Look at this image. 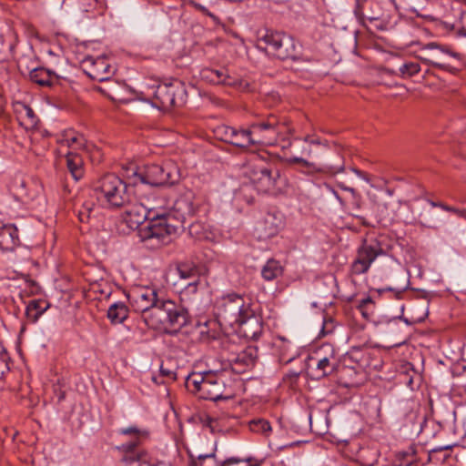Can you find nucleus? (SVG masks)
<instances>
[{
	"mask_svg": "<svg viewBox=\"0 0 466 466\" xmlns=\"http://www.w3.org/2000/svg\"><path fill=\"white\" fill-rule=\"evenodd\" d=\"M372 304V300L370 297L366 298V299H361L360 305H359V309L360 310L361 314L367 319L369 316H368V313L366 311V307L368 305H370Z\"/></svg>",
	"mask_w": 466,
	"mask_h": 466,
	"instance_id": "c03bdc74",
	"label": "nucleus"
},
{
	"mask_svg": "<svg viewBox=\"0 0 466 466\" xmlns=\"http://www.w3.org/2000/svg\"><path fill=\"white\" fill-rule=\"evenodd\" d=\"M249 177L256 189L261 193H273L279 189V171L264 166H255L251 168Z\"/></svg>",
	"mask_w": 466,
	"mask_h": 466,
	"instance_id": "ddd939ff",
	"label": "nucleus"
},
{
	"mask_svg": "<svg viewBox=\"0 0 466 466\" xmlns=\"http://www.w3.org/2000/svg\"><path fill=\"white\" fill-rule=\"evenodd\" d=\"M352 170L360 177H363V173L356 168H352Z\"/></svg>",
	"mask_w": 466,
	"mask_h": 466,
	"instance_id": "864d4df0",
	"label": "nucleus"
},
{
	"mask_svg": "<svg viewBox=\"0 0 466 466\" xmlns=\"http://www.w3.org/2000/svg\"><path fill=\"white\" fill-rule=\"evenodd\" d=\"M19 244L17 228L14 224L2 225V250H13Z\"/></svg>",
	"mask_w": 466,
	"mask_h": 466,
	"instance_id": "6ab92c4d",
	"label": "nucleus"
},
{
	"mask_svg": "<svg viewBox=\"0 0 466 466\" xmlns=\"http://www.w3.org/2000/svg\"><path fill=\"white\" fill-rule=\"evenodd\" d=\"M94 204H86L84 205V210H80L78 213V217L80 221L84 222L86 218L89 217V213L93 210Z\"/></svg>",
	"mask_w": 466,
	"mask_h": 466,
	"instance_id": "37998d69",
	"label": "nucleus"
},
{
	"mask_svg": "<svg viewBox=\"0 0 466 466\" xmlns=\"http://www.w3.org/2000/svg\"><path fill=\"white\" fill-rule=\"evenodd\" d=\"M197 6H198V8H199V9H200L204 14L209 15L206 7H204V6L200 5H198Z\"/></svg>",
	"mask_w": 466,
	"mask_h": 466,
	"instance_id": "603ef678",
	"label": "nucleus"
},
{
	"mask_svg": "<svg viewBox=\"0 0 466 466\" xmlns=\"http://www.w3.org/2000/svg\"><path fill=\"white\" fill-rule=\"evenodd\" d=\"M252 190V186L250 185H244L242 186L239 189H238V192H237V196H239L241 194H244V197H245V200L248 202V203H252L253 202V199H254V197L252 195H249V196H246V193H248L249 191Z\"/></svg>",
	"mask_w": 466,
	"mask_h": 466,
	"instance_id": "a19ab883",
	"label": "nucleus"
},
{
	"mask_svg": "<svg viewBox=\"0 0 466 466\" xmlns=\"http://www.w3.org/2000/svg\"><path fill=\"white\" fill-rule=\"evenodd\" d=\"M190 466H228L237 461L228 459L218 464L215 458V453L209 454H198L194 456L192 453L189 454Z\"/></svg>",
	"mask_w": 466,
	"mask_h": 466,
	"instance_id": "412c9836",
	"label": "nucleus"
},
{
	"mask_svg": "<svg viewBox=\"0 0 466 466\" xmlns=\"http://www.w3.org/2000/svg\"><path fill=\"white\" fill-rule=\"evenodd\" d=\"M229 144L245 149L255 146L251 124L248 129L235 128V134L233 135Z\"/></svg>",
	"mask_w": 466,
	"mask_h": 466,
	"instance_id": "aec40b11",
	"label": "nucleus"
},
{
	"mask_svg": "<svg viewBox=\"0 0 466 466\" xmlns=\"http://www.w3.org/2000/svg\"><path fill=\"white\" fill-rule=\"evenodd\" d=\"M236 324L238 325L239 331L247 339H257L262 333L261 317L257 315L251 307L244 311L243 318Z\"/></svg>",
	"mask_w": 466,
	"mask_h": 466,
	"instance_id": "2eb2a0df",
	"label": "nucleus"
},
{
	"mask_svg": "<svg viewBox=\"0 0 466 466\" xmlns=\"http://www.w3.org/2000/svg\"><path fill=\"white\" fill-rule=\"evenodd\" d=\"M287 161L289 163H298V164H301L303 167H313V164L312 163H309V161H307L306 159L302 158V157H290L289 159H287Z\"/></svg>",
	"mask_w": 466,
	"mask_h": 466,
	"instance_id": "a18cd8bd",
	"label": "nucleus"
},
{
	"mask_svg": "<svg viewBox=\"0 0 466 466\" xmlns=\"http://www.w3.org/2000/svg\"><path fill=\"white\" fill-rule=\"evenodd\" d=\"M218 135L220 136V139L230 143L233 135L235 134V127L229 126L219 127L217 130Z\"/></svg>",
	"mask_w": 466,
	"mask_h": 466,
	"instance_id": "72a5a7b5",
	"label": "nucleus"
},
{
	"mask_svg": "<svg viewBox=\"0 0 466 466\" xmlns=\"http://www.w3.org/2000/svg\"><path fill=\"white\" fill-rule=\"evenodd\" d=\"M249 429L251 431L256 433H262L268 436L271 431V426L269 422L264 419H254L249 422Z\"/></svg>",
	"mask_w": 466,
	"mask_h": 466,
	"instance_id": "c85d7f7f",
	"label": "nucleus"
},
{
	"mask_svg": "<svg viewBox=\"0 0 466 466\" xmlns=\"http://www.w3.org/2000/svg\"><path fill=\"white\" fill-rule=\"evenodd\" d=\"M150 466H167L165 464H159V465H150Z\"/></svg>",
	"mask_w": 466,
	"mask_h": 466,
	"instance_id": "4d7b16f0",
	"label": "nucleus"
},
{
	"mask_svg": "<svg viewBox=\"0 0 466 466\" xmlns=\"http://www.w3.org/2000/svg\"><path fill=\"white\" fill-rule=\"evenodd\" d=\"M18 120L21 122L22 125L25 126L26 128L35 127L37 123V117L34 110L29 106Z\"/></svg>",
	"mask_w": 466,
	"mask_h": 466,
	"instance_id": "2f4dec72",
	"label": "nucleus"
},
{
	"mask_svg": "<svg viewBox=\"0 0 466 466\" xmlns=\"http://www.w3.org/2000/svg\"><path fill=\"white\" fill-rule=\"evenodd\" d=\"M283 274V267L279 260L268 259L261 268V276L266 281H272Z\"/></svg>",
	"mask_w": 466,
	"mask_h": 466,
	"instance_id": "5701e85b",
	"label": "nucleus"
},
{
	"mask_svg": "<svg viewBox=\"0 0 466 466\" xmlns=\"http://www.w3.org/2000/svg\"><path fill=\"white\" fill-rule=\"evenodd\" d=\"M430 204L432 207H439V208H442L445 211L453 212L456 215H458L459 217L466 218V209H459V208H453V207H450V206H448V205H446L444 203H441V202L430 201Z\"/></svg>",
	"mask_w": 466,
	"mask_h": 466,
	"instance_id": "c9c22d12",
	"label": "nucleus"
},
{
	"mask_svg": "<svg viewBox=\"0 0 466 466\" xmlns=\"http://www.w3.org/2000/svg\"><path fill=\"white\" fill-rule=\"evenodd\" d=\"M420 60L427 64V65H431L435 67H438V68H442V69H446V70H450V67L449 66L444 63V62H441V59L438 57V56H433L432 58H428V57H420Z\"/></svg>",
	"mask_w": 466,
	"mask_h": 466,
	"instance_id": "e433bc0d",
	"label": "nucleus"
},
{
	"mask_svg": "<svg viewBox=\"0 0 466 466\" xmlns=\"http://www.w3.org/2000/svg\"><path fill=\"white\" fill-rule=\"evenodd\" d=\"M257 46L281 60L295 58L297 56L294 39L281 32L267 30L258 38Z\"/></svg>",
	"mask_w": 466,
	"mask_h": 466,
	"instance_id": "423d86ee",
	"label": "nucleus"
},
{
	"mask_svg": "<svg viewBox=\"0 0 466 466\" xmlns=\"http://www.w3.org/2000/svg\"><path fill=\"white\" fill-rule=\"evenodd\" d=\"M97 199L109 208H120L131 200L127 185L115 174L103 176L96 183Z\"/></svg>",
	"mask_w": 466,
	"mask_h": 466,
	"instance_id": "39448f33",
	"label": "nucleus"
},
{
	"mask_svg": "<svg viewBox=\"0 0 466 466\" xmlns=\"http://www.w3.org/2000/svg\"><path fill=\"white\" fill-rule=\"evenodd\" d=\"M382 17V12L380 9V6L378 7H370L368 6L366 13H365V20H369L370 22H375L380 20Z\"/></svg>",
	"mask_w": 466,
	"mask_h": 466,
	"instance_id": "f704fd0d",
	"label": "nucleus"
},
{
	"mask_svg": "<svg viewBox=\"0 0 466 466\" xmlns=\"http://www.w3.org/2000/svg\"><path fill=\"white\" fill-rule=\"evenodd\" d=\"M186 387L200 399L218 401L228 400L230 394H226V384L223 378L213 371L192 373L186 379Z\"/></svg>",
	"mask_w": 466,
	"mask_h": 466,
	"instance_id": "7ed1b4c3",
	"label": "nucleus"
},
{
	"mask_svg": "<svg viewBox=\"0 0 466 466\" xmlns=\"http://www.w3.org/2000/svg\"><path fill=\"white\" fill-rule=\"evenodd\" d=\"M27 106V105L22 102H15L12 104L13 110L16 114L18 119L21 117L22 114L25 113Z\"/></svg>",
	"mask_w": 466,
	"mask_h": 466,
	"instance_id": "79ce46f5",
	"label": "nucleus"
},
{
	"mask_svg": "<svg viewBox=\"0 0 466 466\" xmlns=\"http://www.w3.org/2000/svg\"><path fill=\"white\" fill-rule=\"evenodd\" d=\"M334 195L338 200L341 201V198L337 192H334Z\"/></svg>",
	"mask_w": 466,
	"mask_h": 466,
	"instance_id": "6e6d98bb",
	"label": "nucleus"
},
{
	"mask_svg": "<svg viewBox=\"0 0 466 466\" xmlns=\"http://www.w3.org/2000/svg\"><path fill=\"white\" fill-rule=\"evenodd\" d=\"M205 77L208 78L215 84L232 85L229 81L230 77L227 75L224 69H208L205 71Z\"/></svg>",
	"mask_w": 466,
	"mask_h": 466,
	"instance_id": "cd10ccee",
	"label": "nucleus"
},
{
	"mask_svg": "<svg viewBox=\"0 0 466 466\" xmlns=\"http://www.w3.org/2000/svg\"><path fill=\"white\" fill-rule=\"evenodd\" d=\"M66 157V166L70 174L76 181L79 180L84 175L82 157L73 151H69Z\"/></svg>",
	"mask_w": 466,
	"mask_h": 466,
	"instance_id": "4be33fe9",
	"label": "nucleus"
},
{
	"mask_svg": "<svg viewBox=\"0 0 466 466\" xmlns=\"http://www.w3.org/2000/svg\"><path fill=\"white\" fill-rule=\"evenodd\" d=\"M423 49H430V50L439 49L443 54H447L452 57H459V54H457L444 46H441L435 42L428 43L427 45L424 46Z\"/></svg>",
	"mask_w": 466,
	"mask_h": 466,
	"instance_id": "4c0bfd02",
	"label": "nucleus"
},
{
	"mask_svg": "<svg viewBox=\"0 0 466 466\" xmlns=\"http://www.w3.org/2000/svg\"><path fill=\"white\" fill-rule=\"evenodd\" d=\"M327 168H328L329 172L331 174H337L339 172H343L344 168H345L344 162L342 161L340 165L329 166Z\"/></svg>",
	"mask_w": 466,
	"mask_h": 466,
	"instance_id": "49530a36",
	"label": "nucleus"
},
{
	"mask_svg": "<svg viewBox=\"0 0 466 466\" xmlns=\"http://www.w3.org/2000/svg\"><path fill=\"white\" fill-rule=\"evenodd\" d=\"M250 305L245 302L243 297L237 294H228L222 297L217 303V317L225 323L232 326L241 319L244 311Z\"/></svg>",
	"mask_w": 466,
	"mask_h": 466,
	"instance_id": "9b49d317",
	"label": "nucleus"
},
{
	"mask_svg": "<svg viewBox=\"0 0 466 466\" xmlns=\"http://www.w3.org/2000/svg\"><path fill=\"white\" fill-rule=\"evenodd\" d=\"M385 254L386 251L377 238L363 239L361 245L357 248L356 258L351 263V273L361 275L368 272L375 259Z\"/></svg>",
	"mask_w": 466,
	"mask_h": 466,
	"instance_id": "6e6552de",
	"label": "nucleus"
},
{
	"mask_svg": "<svg viewBox=\"0 0 466 466\" xmlns=\"http://www.w3.org/2000/svg\"><path fill=\"white\" fill-rule=\"evenodd\" d=\"M134 183L139 181L150 187L172 186L178 182L180 172L178 167L172 161L162 164H149L134 171Z\"/></svg>",
	"mask_w": 466,
	"mask_h": 466,
	"instance_id": "20e7f679",
	"label": "nucleus"
},
{
	"mask_svg": "<svg viewBox=\"0 0 466 466\" xmlns=\"http://www.w3.org/2000/svg\"><path fill=\"white\" fill-rule=\"evenodd\" d=\"M160 372L163 376L169 378L170 380H176V374L167 369H164L162 366L160 368Z\"/></svg>",
	"mask_w": 466,
	"mask_h": 466,
	"instance_id": "8fccbe9b",
	"label": "nucleus"
},
{
	"mask_svg": "<svg viewBox=\"0 0 466 466\" xmlns=\"http://www.w3.org/2000/svg\"><path fill=\"white\" fill-rule=\"evenodd\" d=\"M177 270L180 279L191 281L199 279V268L192 262L178 263Z\"/></svg>",
	"mask_w": 466,
	"mask_h": 466,
	"instance_id": "393cba45",
	"label": "nucleus"
},
{
	"mask_svg": "<svg viewBox=\"0 0 466 466\" xmlns=\"http://www.w3.org/2000/svg\"><path fill=\"white\" fill-rule=\"evenodd\" d=\"M5 39L8 40V48L12 53L16 44V34L10 27L7 28V31L5 34V39L2 38V44L5 41Z\"/></svg>",
	"mask_w": 466,
	"mask_h": 466,
	"instance_id": "58836bf2",
	"label": "nucleus"
},
{
	"mask_svg": "<svg viewBox=\"0 0 466 466\" xmlns=\"http://www.w3.org/2000/svg\"><path fill=\"white\" fill-rule=\"evenodd\" d=\"M30 80L41 86H52L58 82V76L44 67H36L30 71Z\"/></svg>",
	"mask_w": 466,
	"mask_h": 466,
	"instance_id": "a211bd4d",
	"label": "nucleus"
},
{
	"mask_svg": "<svg viewBox=\"0 0 466 466\" xmlns=\"http://www.w3.org/2000/svg\"><path fill=\"white\" fill-rule=\"evenodd\" d=\"M251 128L255 146H271L284 133L286 124L270 114L261 121L251 123Z\"/></svg>",
	"mask_w": 466,
	"mask_h": 466,
	"instance_id": "9d476101",
	"label": "nucleus"
},
{
	"mask_svg": "<svg viewBox=\"0 0 466 466\" xmlns=\"http://www.w3.org/2000/svg\"><path fill=\"white\" fill-rule=\"evenodd\" d=\"M128 316V309L123 302L112 304L107 310V318L113 324L122 323Z\"/></svg>",
	"mask_w": 466,
	"mask_h": 466,
	"instance_id": "b1692460",
	"label": "nucleus"
},
{
	"mask_svg": "<svg viewBox=\"0 0 466 466\" xmlns=\"http://www.w3.org/2000/svg\"><path fill=\"white\" fill-rule=\"evenodd\" d=\"M339 187L344 190V191H349L351 193L352 197H353V199H356L358 200L359 199V194L357 193V191L355 190V188L353 187H347L343 184H340L339 185Z\"/></svg>",
	"mask_w": 466,
	"mask_h": 466,
	"instance_id": "09e8293b",
	"label": "nucleus"
},
{
	"mask_svg": "<svg viewBox=\"0 0 466 466\" xmlns=\"http://www.w3.org/2000/svg\"><path fill=\"white\" fill-rule=\"evenodd\" d=\"M203 423L209 427L212 431H214V423L216 422V420L212 417L206 415L205 418L202 420Z\"/></svg>",
	"mask_w": 466,
	"mask_h": 466,
	"instance_id": "de8ad7c7",
	"label": "nucleus"
},
{
	"mask_svg": "<svg viewBox=\"0 0 466 466\" xmlns=\"http://www.w3.org/2000/svg\"><path fill=\"white\" fill-rule=\"evenodd\" d=\"M320 351H324L326 354L324 356H320V352H318V358L311 357L309 359L310 362H314L315 367L312 368L311 364L309 363V374L316 380H319L332 374L339 366L338 358L330 345L322 346Z\"/></svg>",
	"mask_w": 466,
	"mask_h": 466,
	"instance_id": "f8f14e48",
	"label": "nucleus"
},
{
	"mask_svg": "<svg viewBox=\"0 0 466 466\" xmlns=\"http://www.w3.org/2000/svg\"><path fill=\"white\" fill-rule=\"evenodd\" d=\"M368 6L378 7V3L373 0H355L353 14L361 25L365 23V13Z\"/></svg>",
	"mask_w": 466,
	"mask_h": 466,
	"instance_id": "bb28decb",
	"label": "nucleus"
},
{
	"mask_svg": "<svg viewBox=\"0 0 466 466\" xmlns=\"http://www.w3.org/2000/svg\"><path fill=\"white\" fill-rule=\"evenodd\" d=\"M452 447H453V445L440 446V447L434 448L432 451H445V450H451Z\"/></svg>",
	"mask_w": 466,
	"mask_h": 466,
	"instance_id": "3c124183",
	"label": "nucleus"
},
{
	"mask_svg": "<svg viewBox=\"0 0 466 466\" xmlns=\"http://www.w3.org/2000/svg\"><path fill=\"white\" fill-rule=\"evenodd\" d=\"M203 284L201 282L200 278L196 279L195 280L188 281L181 290V295L187 299H190L191 296L198 293L200 287Z\"/></svg>",
	"mask_w": 466,
	"mask_h": 466,
	"instance_id": "7c9ffc66",
	"label": "nucleus"
},
{
	"mask_svg": "<svg viewBox=\"0 0 466 466\" xmlns=\"http://www.w3.org/2000/svg\"><path fill=\"white\" fill-rule=\"evenodd\" d=\"M86 64H89V67L86 72L93 80L103 82L109 79L112 70L106 57H88L86 60Z\"/></svg>",
	"mask_w": 466,
	"mask_h": 466,
	"instance_id": "f3484780",
	"label": "nucleus"
},
{
	"mask_svg": "<svg viewBox=\"0 0 466 466\" xmlns=\"http://www.w3.org/2000/svg\"><path fill=\"white\" fill-rule=\"evenodd\" d=\"M420 71V66L418 63H406L400 67V73L403 77H410Z\"/></svg>",
	"mask_w": 466,
	"mask_h": 466,
	"instance_id": "473e14b6",
	"label": "nucleus"
},
{
	"mask_svg": "<svg viewBox=\"0 0 466 466\" xmlns=\"http://www.w3.org/2000/svg\"><path fill=\"white\" fill-rule=\"evenodd\" d=\"M10 190L13 191L15 195H21L25 190V181L21 177H15L14 183L9 186Z\"/></svg>",
	"mask_w": 466,
	"mask_h": 466,
	"instance_id": "ea45409f",
	"label": "nucleus"
},
{
	"mask_svg": "<svg viewBox=\"0 0 466 466\" xmlns=\"http://www.w3.org/2000/svg\"><path fill=\"white\" fill-rule=\"evenodd\" d=\"M283 225L281 214L276 212H268L258 222L256 231L258 238L267 239L278 234Z\"/></svg>",
	"mask_w": 466,
	"mask_h": 466,
	"instance_id": "dca6fc26",
	"label": "nucleus"
},
{
	"mask_svg": "<svg viewBox=\"0 0 466 466\" xmlns=\"http://www.w3.org/2000/svg\"><path fill=\"white\" fill-rule=\"evenodd\" d=\"M155 208L149 199L134 205L125 213V221L132 229L138 228L142 241L152 247L167 243L169 237L177 233L178 228H187L191 231L193 218L197 208L187 198H178L173 210L164 214H155Z\"/></svg>",
	"mask_w": 466,
	"mask_h": 466,
	"instance_id": "f257e3e1",
	"label": "nucleus"
},
{
	"mask_svg": "<svg viewBox=\"0 0 466 466\" xmlns=\"http://www.w3.org/2000/svg\"><path fill=\"white\" fill-rule=\"evenodd\" d=\"M119 432L123 435L134 437V440L122 444L118 448L125 453L121 459L122 464L124 466H150L147 453L137 449L140 440L146 438L147 433L135 426L121 429Z\"/></svg>",
	"mask_w": 466,
	"mask_h": 466,
	"instance_id": "0eeeda50",
	"label": "nucleus"
},
{
	"mask_svg": "<svg viewBox=\"0 0 466 466\" xmlns=\"http://www.w3.org/2000/svg\"><path fill=\"white\" fill-rule=\"evenodd\" d=\"M47 308L48 304L44 300H31L26 306V317L31 321L35 322Z\"/></svg>",
	"mask_w": 466,
	"mask_h": 466,
	"instance_id": "a878e982",
	"label": "nucleus"
},
{
	"mask_svg": "<svg viewBox=\"0 0 466 466\" xmlns=\"http://www.w3.org/2000/svg\"><path fill=\"white\" fill-rule=\"evenodd\" d=\"M144 323L150 329L177 333L189 322L187 309L172 300H160L147 314Z\"/></svg>",
	"mask_w": 466,
	"mask_h": 466,
	"instance_id": "f03ea898",
	"label": "nucleus"
},
{
	"mask_svg": "<svg viewBox=\"0 0 466 466\" xmlns=\"http://www.w3.org/2000/svg\"><path fill=\"white\" fill-rule=\"evenodd\" d=\"M377 28L383 29L384 27L383 26H377Z\"/></svg>",
	"mask_w": 466,
	"mask_h": 466,
	"instance_id": "13d9d810",
	"label": "nucleus"
},
{
	"mask_svg": "<svg viewBox=\"0 0 466 466\" xmlns=\"http://www.w3.org/2000/svg\"><path fill=\"white\" fill-rule=\"evenodd\" d=\"M360 196L359 195V199L358 200L354 199V204L356 205V207L358 208H360Z\"/></svg>",
	"mask_w": 466,
	"mask_h": 466,
	"instance_id": "5fc2aeb1",
	"label": "nucleus"
},
{
	"mask_svg": "<svg viewBox=\"0 0 466 466\" xmlns=\"http://www.w3.org/2000/svg\"><path fill=\"white\" fill-rule=\"evenodd\" d=\"M187 92L180 81L175 80L168 84H159L153 92L154 106L168 110L185 103Z\"/></svg>",
	"mask_w": 466,
	"mask_h": 466,
	"instance_id": "1a4fd4ad",
	"label": "nucleus"
},
{
	"mask_svg": "<svg viewBox=\"0 0 466 466\" xmlns=\"http://www.w3.org/2000/svg\"><path fill=\"white\" fill-rule=\"evenodd\" d=\"M128 301L135 311L141 313V319H145V314L159 301L156 289L149 287H139L132 289L127 295Z\"/></svg>",
	"mask_w": 466,
	"mask_h": 466,
	"instance_id": "4468645a",
	"label": "nucleus"
},
{
	"mask_svg": "<svg viewBox=\"0 0 466 466\" xmlns=\"http://www.w3.org/2000/svg\"><path fill=\"white\" fill-rule=\"evenodd\" d=\"M62 145H66L68 147H73L75 146V149L76 148H86V140L82 135H70L67 134L66 138L61 140Z\"/></svg>",
	"mask_w": 466,
	"mask_h": 466,
	"instance_id": "c756f323",
	"label": "nucleus"
}]
</instances>
